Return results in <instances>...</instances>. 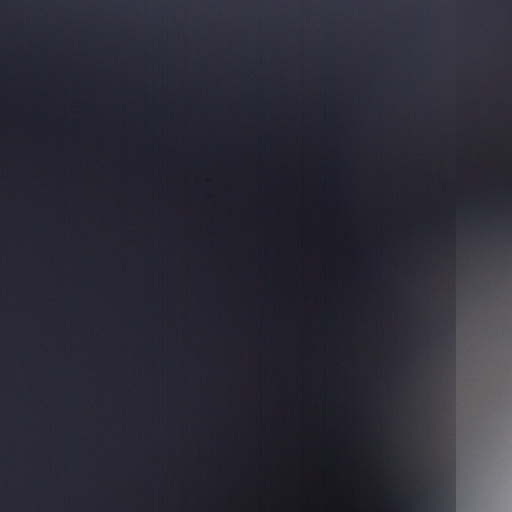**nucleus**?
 I'll use <instances>...</instances> for the list:
<instances>
[{
  "label": "nucleus",
  "mask_w": 512,
  "mask_h": 512,
  "mask_svg": "<svg viewBox=\"0 0 512 512\" xmlns=\"http://www.w3.org/2000/svg\"><path fill=\"white\" fill-rule=\"evenodd\" d=\"M455 315L450 312V511L456 512L455 468Z\"/></svg>",
  "instance_id": "obj_2"
},
{
  "label": "nucleus",
  "mask_w": 512,
  "mask_h": 512,
  "mask_svg": "<svg viewBox=\"0 0 512 512\" xmlns=\"http://www.w3.org/2000/svg\"><path fill=\"white\" fill-rule=\"evenodd\" d=\"M440 243L442 382L448 365V13H441Z\"/></svg>",
  "instance_id": "obj_1"
},
{
  "label": "nucleus",
  "mask_w": 512,
  "mask_h": 512,
  "mask_svg": "<svg viewBox=\"0 0 512 512\" xmlns=\"http://www.w3.org/2000/svg\"><path fill=\"white\" fill-rule=\"evenodd\" d=\"M446 382H442V405H443V452H442V486H441V512H448V462L445 453V402Z\"/></svg>",
  "instance_id": "obj_3"
}]
</instances>
